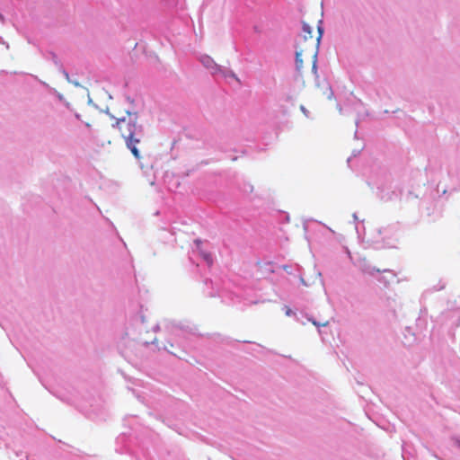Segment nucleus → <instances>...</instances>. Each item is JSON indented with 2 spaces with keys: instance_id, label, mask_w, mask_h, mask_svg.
Returning a JSON list of instances; mask_svg holds the SVG:
<instances>
[{
  "instance_id": "7ed1b4c3",
  "label": "nucleus",
  "mask_w": 460,
  "mask_h": 460,
  "mask_svg": "<svg viewBox=\"0 0 460 460\" xmlns=\"http://www.w3.org/2000/svg\"><path fill=\"white\" fill-rule=\"evenodd\" d=\"M202 62L207 67L213 69L215 72L219 70L218 66L209 57H204Z\"/></svg>"
},
{
  "instance_id": "f257e3e1",
  "label": "nucleus",
  "mask_w": 460,
  "mask_h": 460,
  "mask_svg": "<svg viewBox=\"0 0 460 460\" xmlns=\"http://www.w3.org/2000/svg\"><path fill=\"white\" fill-rule=\"evenodd\" d=\"M321 25V12L316 10L304 13L302 31L296 40V66L300 73L309 66L316 72L318 49L323 32Z\"/></svg>"
},
{
  "instance_id": "39448f33",
  "label": "nucleus",
  "mask_w": 460,
  "mask_h": 460,
  "mask_svg": "<svg viewBox=\"0 0 460 460\" xmlns=\"http://www.w3.org/2000/svg\"><path fill=\"white\" fill-rule=\"evenodd\" d=\"M313 324L315 325V326H326L328 325V322H323V323H317L315 321H312Z\"/></svg>"
},
{
  "instance_id": "423d86ee",
  "label": "nucleus",
  "mask_w": 460,
  "mask_h": 460,
  "mask_svg": "<svg viewBox=\"0 0 460 460\" xmlns=\"http://www.w3.org/2000/svg\"><path fill=\"white\" fill-rule=\"evenodd\" d=\"M374 271H376V272H386V271H388V270H379V269H376H376H373V270H370L368 273H369V274H373V273H374Z\"/></svg>"
},
{
  "instance_id": "20e7f679",
  "label": "nucleus",
  "mask_w": 460,
  "mask_h": 460,
  "mask_svg": "<svg viewBox=\"0 0 460 460\" xmlns=\"http://www.w3.org/2000/svg\"><path fill=\"white\" fill-rule=\"evenodd\" d=\"M203 257L208 263H209V264L212 263L213 260H212V256L210 253H203Z\"/></svg>"
},
{
  "instance_id": "f03ea898",
  "label": "nucleus",
  "mask_w": 460,
  "mask_h": 460,
  "mask_svg": "<svg viewBox=\"0 0 460 460\" xmlns=\"http://www.w3.org/2000/svg\"><path fill=\"white\" fill-rule=\"evenodd\" d=\"M111 117L115 119V123L112 124V127L119 129L127 148L130 150L136 159H141L142 155L139 146L142 144L144 134L142 125L137 122V112L126 111L124 114H120L118 117L113 115H111Z\"/></svg>"
}]
</instances>
